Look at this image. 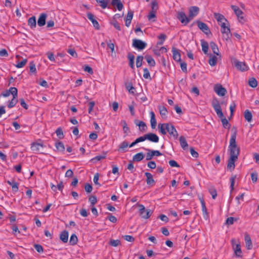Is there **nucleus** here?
<instances>
[{
    "mask_svg": "<svg viewBox=\"0 0 259 259\" xmlns=\"http://www.w3.org/2000/svg\"><path fill=\"white\" fill-rule=\"evenodd\" d=\"M159 132L162 135H166L168 133L171 138L177 139L179 134L175 126L170 123H159L158 125Z\"/></svg>",
    "mask_w": 259,
    "mask_h": 259,
    "instance_id": "f257e3e1",
    "label": "nucleus"
},
{
    "mask_svg": "<svg viewBox=\"0 0 259 259\" xmlns=\"http://www.w3.org/2000/svg\"><path fill=\"white\" fill-rule=\"evenodd\" d=\"M236 133H234L231 137L228 150L230 152V157L234 156L237 158L239 155L240 148L238 147L236 142Z\"/></svg>",
    "mask_w": 259,
    "mask_h": 259,
    "instance_id": "f03ea898",
    "label": "nucleus"
},
{
    "mask_svg": "<svg viewBox=\"0 0 259 259\" xmlns=\"http://www.w3.org/2000/svg\"><path fill=\"white\" fill-rule=\"evenodd\" d=\"M211 104L217 115L221 118L223 126L225 128H229L230 126H228L229 125L228 121L223 114L219 101L217 99H214L212 100Z\"/></svg>",
    "mask_w": 259,
    "mask_h": 259,
    "instance_id": "7ed1b4c3",
    "label": "nucleus"
},
{
    "mask_svg": "<svg viewBox=\"0 0 259 259\" xmlns=\"http://www.w3.org/2000/svg\"><path fill=\"white\" fill-rule=\"evenodd\" d=\"M138 206L139 207V213L141 218L144 219H147L151 215L152 211L150 209H146L143 204H138Z\"/></svg>",
    "mask_w": 259,
    "mask_h": 259,
    "instance_id": "20e7f679",
    "label": "nucleus"
},
{
    "mask_svg": "<svg viewBox=\"0 0 259 259\" xmlns=\"http://www.w3.org/2000/svg\"><path fill=\"white\" fill-rule=\"evenodd\" d=\"M233 248L234 251V253L236 256L238 257H242V252L241 249V246L240 244L237 243L235 244V240L232 239L231 240Z\"/></svg>",
    "mask_w": 259,
    "mask_h": 259,
    "instance_id": "39448f33",
    "label": "nucleus"
},
{
    "mask_svg": "<svg viewBox=\"0 0 259 259\" xmlns=\"http://www.w3.org/2000/svg\"><path fill=\"white\" fill-rule=\"evenodd\" d=\"M148 151L146 155V159L147 160H150L152 159L154 156H159L162 155V153L158 150H152L149 149H145Z\"/></svg>",
    "mask_w": 259,
    "mask_h": 259,
    "instance_id": "423d86ee",
    "label": "nucleus"
},
{
    "mask_svg": "<svg viewBox=\"0 0 259 259\" xmlns=\"http://www.w3.org/2000/svg\"><path fill=\"white\" fill-rule=\"evenodd\" d=\"M147 44L140 39H135L133 40V46L140 50H143L146 47Z\"/></svg>",
    "mask_w": 259,
    "mask_h": 259,
    "instance_id": "0eeeda50",
    "label": "nucleus"
},
{
    "mask_svg": "<svg viewBox=\"0 0 259 259\" xmlns=\"http://www.w3.org/2000/svg\"><path fill=\"white\" fill-rule=\"evenodd\" d=\"M214 91L220 96H224L227 93L226 89L220 84H217L214 86Z\"/></svg>",
    "mask_w": 259,
    "mask_h": 259,
    "instance_id": "6e6552de",
    "label": "nucleus"
},
{
    "mask_svg": "<svg viewBox=\"0 0 259 259\" xmlns=\"http://www.w3.org/2000/svg\"><path fill=\"white\" fill-rule=\"evenodd\" d=\"M235 66L238 70L241 71H246L248 69L247 65L243 62L236 61L235 62Z\"/></svg>",
    "mask_w": 259,
    "mask_h": 259,
    "instance_id": "1a4fd4ad",
    "label": "nucleus"
},
{
    "mask_svg": "<svg viewBox=\"0 0 259 259\" xmlns=\"http://www.w3.org/2000/svg\"><path fill=\"white\" fill-rule=\"evenodd\" d=\"M44 147L42 143H39L36 142L32 143L31 144V149L35 152H39Z\"/></svg>",
    "mask_w": 259,
    "mask_h": 259,
    "instance_id": "9d476101",
    "label": "nucleus"
},
{
    "mask_svg": "<svg viewBox=\"0 0 259 259\" xmlns=\"http://www.w3.org/2000/svg\"><path fill=\"white\" fill-rule=\"evenodd\" d=\"M197 24L198 28L206 34H208L210 33V31L208 27L205 23L201 21H198Z\"/></svg>",
    "mask_w": 259,
    "mask_h": 259,
    "instance_id": "9b49d317",
    "label": "nucleus"
},
{
    "mask_svg": "<svg viewBox=\"0 0 259 259\" xmlns=\"http://www.w3.org/2000/svg\"><path fill=\"white\" fill-rule=\"evenodd\" d=\"M201 207H202V211L203 213V218L205 220H207L209 219V214L207 210V208L205 205V202L202 198L200 199Z\"/></svg>",
    "mask_w": 259,
    "mask_h": 259,
    "instance_id": "f8f14e48",
    "label": "nucleus"
},
{
    "mask_svg": "<svg viewBox=\"0 0 259 259\" xmlns=\"http://www.w3.org/2000/svg\"><path fill=\"white\" fill-rule=\"evenodd\" d=\"M177 18L182 23L184 24L185 25L187 24L189 22V19L184 12H179L178 14Z\"/></svg>",
    "mask_w": 259,
    "mask_h": 259,
    "instance_id": "ddd939ff",
    "label": "nucleus"
},
{
    "mask_svg": "<svg viewBox=\"0 0 259 259\" xmlns=\"http://www.w3.org/2000/svg\"><path fill=\"white\" fill-rule=\"evenodd\" d=\"M237 159L238 158H235L234 156L230 157L227 164V168L231 171L234 170L235 167V162L237 161Z\"/></svg>",
    "mask_w": 259,
    "mask_h": 259,
    "instance_id": "4468645a",
    "label": "nucleus"
},
{
    "mask_svg": "<svg viewBox=\"0 0 259 259\" xmlns=\"http://www.w3.org/2000/svg\"><path fill=\"white\" fill-rule=\"evenodd\" d=\"M172 57L173 59L177 62H181V58L180 51L177 48L173 47L172 48Z\"/></svg>",
    "mask_w": 259,
    "mask_h": 259,
    "instance_id": "2eb2a0df",
    "label": "nucleus"
},
{
    "mask_svg": "<svg viewBox=\"0 0 259 259\" xmlns=\"http://www.w3.org/2000/svg\"><path fill=\"white\" fill-rule=\"evenodd\" d=\"M145 136L146 140L151 142L157 143L159 141V137L155 134L148 133L145 134Z\"/></svg>",
    "mask_w": 259,
    "mask_h": 259,
    "instance_id": "dca6fc26",
    "label": "nucleus"
},
{
    "mask_svg": "<svg viewBox=\"0 0 259 259\" xmlns=\"http://www.w3.org/2000/svg\"><path fill=\"white\" fill-rule=\"evenodd\" d=\"M199 12V8L196 6H193L189 9V18H193L195 17Z\"/></svg>",
    "mask_w": 259,
    "mask_h": 259,
    "instance_id": "f3484780",
    "label": "nucleus"
},
{
    "mask_svg": "<svg viewBox=\"0 0 259 259\" xmlns=\"http://www.w3.org/2000/svg\"><path fill=\"white\" fill-rule=\"evenodd\" d=\"M145 175L146 177V181L147 184L150 186H153L155 184V182L153 178L152 175L150 172H146L145 173Z\"/></svg>",
    "mask_w": 259,
    "mask_h": 259,
    "instance_id": "a211bd4d",
    "label": "nucleus"
},
{
    "mask_svg": "<svg viewBox=\"0 0 259 259\" xmlns=\"http://www.w3.org/2000/svg\"><path fill=\"white\" fill-rule=\"evenodd\" d=\"M47 17V15L46 13H41L37 21V24L39 26L41 27L46 24Z\"/></svg>",
    "mask_w": 259,
    "mask_h": 259,
    "instance_id": "6ab92c4d",
    "label": "nucleus"
},
{
    "mask_svg": "<svg viewBox=\"0 0 259 259\" xmlns=\"http://www.w3.org/2000/svg\"><path fill=\"white\" fill-rule=\"evenodd\" d=\"M7 183L12 187V191L15 193L18 191L19 184L15 181H14V180H11V181L9 180L7 181Z\"/></svg>",
    "mask_w": 259,
    "mask_h": 259,
    "instance_id": "aec40b11",
    "label": "nucleus"
},
{
    "mask_svg": "<svg viewBox=\"0 0 259 259\" xmlns=\"http://www.w3.org/2000/svg\"><path fill=\"white\" fill-rule=\"evenodd\" d=\"M88 18L92 22L94 26L96 28L99 29V24L98 21L95 19L94 16L92 13H88L87 14Z\"/></svg>",
    "mask_w": 259,
    "mask_h": 259,
    "instance_id": "412c9836",
    "label": "nucleus"
},
{
    "mask_svg": "<svg viewBox=\"0 0 259 259\" xmlns=\"http://www.w3.org/2000/svg\"><path fill=\"white\" fill-rule=\"evenodd\" d=\"M150 123L152 128L154 129L156 127L157 124L156 120L155 117V114L154 112L151 111L150 112Z\"/></svg>",
    "mask_w": 259,
    "mask_h": 259,
    "instance_id": "4be33fe9",
    "label": "nucleus"
},
{
    "mask_svg": "<svg viewBox=\"0 0 259 259\" xmlns=\"http://www.w3.org/2000/svg\"><path fill=\"white\" fill-rule=\"evenodd\" d=\"M214 17L219 23H222L223 22H227V20L223 15L221 14L215 13H214Z\"/></svg>",
    "mask_w": 259,
    "mask_h": 259,
    "instance_id": "5701e85b",
    "label": "nucleus"
},
{
    "mask_svg": "<svg viewBox=\"0 0 259 259\" xmlns=\"http://www.w3.org/2000/svg\"><path fill=\"white\" fill-rule=\"evenodd\" d=\"M245 242L247 249H251L252 247V241L249 235H245Z\"/></svg>",
    "mask_w": 259,
    "mask_h": 259,
    "instance_id": "b1692460",
    "label": "nucleus"
},
{
    "mask_svg": "<svg viewBox=\"0 0 259 259\" xmlns=\"http://www.w3.org/2000/svg\"><path fill=\"white\" fill-rule=\"evenodd\" d=\"M145 59L147 61L148 65L151 67H154L155 66V61L154 59L149 55H147L145 56Z\"/></svg>",
    "mask_w": 259,
    "mask_h": 259,
    "instance_id": "393cba45",
    "label": "nucleus"
},
{
    "mask_svg": "<svg viewBox=\"0 0 259 259\" xmlns=\"http://www.w3.org/2000/svg\"><path fill=\"white\" fill-rule=\"evenodd\" d=\"M179 140L181 147L184 150L187 149L188 147V144L187 142L186 138L184 136H181L180 137Z\"/></svg>",
    "mask_w": 259,
    "mask_h": 259,
    "instance_id": "a878e982",
    "label": "nucleus"
},
{
    "mask_svg": "<svg viewBox=\"0 0 259 259\" xmlns=\"http://www.w3.org/2000/svg\"><path fill=\"white\" fill-rule=\"evenodd\" d=\"M28 25L31 29H34L36 27V18L35 16H32L29 18L28 20Z\"/></svg>",
    "mask_w": 259,
    "mask_h": 259,
    "instance_id": "bb28decb",
    "label": "nucleus"
},
{
    "mask_svg": "<svg viewBox=\"0 0 259 259\" xmlns=\"http://www.w3.org/2000/svg\"><path fill=\"white\" fill-rule=\"evenodd\" d=\"M221 32L223 34L224 36L225 37L226 40H227L231 35V31L229 26L221 29Z\"/></svg>",
    "mask_w": 259,
    "mask_h": 259,
    "instance_id": "cd10ccee",
    "label": "nucleus"
},
{
    "mask_svg": "<svg viewBox=\"0 0 259 259\" xmlns=\"http://www.w3.org/2000/svg\"><path fill=\"white\" fill-rule=\"evenodd\" d=\"M111 4L113 6H116L119 11L123 9V6L120 0H112Z\"/></svg>",
    "mask_w": 259,
    "mask_h": 259,
    "instance_id": "c85d7f7f",
    "label": "nucleus"
},
{
    "mask_svg": "<svg viewBox=\"0 0 259 259\" xmlns=\"http://www.w3.org/2000/svg\"><path fill=\"white\" fill-rule=\"evenodd\" d=\"M201 45L202 47V50L205 54H206L208 50V44L204 40H201Z\"/></svg>",
    "mask_w": 259,
    "mask_h": 259,
    "instance_id": "c756f323",
    "label": "nucleus"
},
{
    "mask_svg": "<svg viewBox=\"0 0 259 259\" xmlns=\"http://www.w3.org/2000/svg\"><path fill=\"white\" fill-rule=\"evenodd\" d=\"M231 8L234 11L235 14L237 16V17H239V16L240 15H242L243 12L241 10H240V9L238 6L235 5H231Z\"/></svg>",
    "mask_w": 259,
    "mask_h": 259,
    "instance_id": "7c9ffc66",
    "label": "nucleus"
},
{
    "mask_svg": "<svg viewBox=\"0 0 259 259\" xmlns=\"http://www.w3.org/2000/svg\"><path fill=\"white\" fill-rule=\"evenodd\" d=\"M127 58L129 60V66L131 67V68H132L133 69H135V66H134L135 56H134V55L131 53H129L127 55Z\"/></svg>",
    "mask_w": 259,
    "mask_h": 259,
    "instance_id": "2f4dec72",
    "label": "nucleus"
},
{
    "mask_svg": "<svg viewBox=\"0 0 259 259\" xmlns=\"http://www.w3.org/2000/svg\"><path fill=\"white\" fill-rule=\"evenodd\" d=\"M210 47L214 54L217 55H219V50L217 45L213 41L210 42Z\"/></svg>",
    "mask_w": 259,
    "mask_h": 259,
    "instance_id": "473e14b6",
    "label": "nucleus"
},
{
    "mask_svg": "<svg viewBox=\"0 0 259 259\" xmlns=\"http://www.w3.org/2000/svg\"><path fill=\"white\" fill-rule=\"evenodd\" d=\"M244 118L246 121L248 122H250L252 121V115L251 112L248 110H246L244 111Z\"/></svg>",
    "mask_w": 259,
    "mask_h": 259,
    "instance_id": "72a5a7b5",
    "label": "nucleus"
},
{
    "mask_svg": "<svg viewBox=\"0 0 259 259\" xmlns=\"http://www.w3.org/2000/svg\"><path fill=\"white\" fill-rule=\"evenodd\" d=\"M60 239L64 243L67 242L68 239V232L66 231H63L60 236Z\"/></svg>",
    "mask_w": 259,
    "mask_h": 259,
    "instance_id": "f704fd0d",
    "label": "nucleus"
},
{
    "mask_svg": "<svg viewBox=\"0 0 259 259\" xmlns=\"http://www.w3.org/2000/svg\"><path fill=\"white\" fill-rule=\"evenodd\" d=\"M55 147L57 151L63 152L65 151V147L62 142H58L55 143Z\"/></svg>",
    "mask_w": 259,
    "mask_h": 259,
    "instance_id": "c9c22d12",
    "label": "nucleus"
},
{
    "mask_svg": "<svg viewBox=\"0 0 259 259\" xmlns=\"http://www.w3.org/2000/svg\"><path fill=\"white\" fill-rule=\"evenodd\" d=\"M144 157V154L142 152L138 153L133 156V159L135 161H140L143 159Z\"/></svg>",
    "mask_w": 259,
    "mask_h": 259,
    "instance_id": "e433bc0d",
    "label": "nucleus"
},
{
    "mask_svg": "<svg viewBox=\"0 0 259 259\" xmlns=\"http://www.w3.org/2000/svg\"><path fill=\"white\" fill-rule=\"evenodd\" d=\"M159 113L161 117L164 118H166V114L167 113V109L164 106H159Z\"/></svg>",
    "mask_w": 259,
    "mask_h": 259,
    "instance_id": "4c0bfd02",
    "label": "nucleus"
},
{
    "mask_svg": "<svg viewBox=\"0 0 259 259\" xmlns=\"http://www.w3.org/2000/svg\"><path fill=\"white\" fill-rule=\"evenodd\" d=\"M128 146V143L126 141L122 142L119 146L118 151L125 152V149Z\"/></svg>",
    "mask_w": 259,
    "mask_h": 259,
    "instance_id": "58836bf2",
    "label": "nucleus"
},
{
    "mask_svg": "<svg viewBox=\"0 0 259 259\" xmlns=\"http://www.w3.org/2000/svg\"><path fill=\"white\" fill-rule=\"evenodd\" d=\"M78 241V239L75 234H72L70 238L69 242L71 245H75Z\"/></svg>",
    "mask_w": 259,
    "mask_h": 259,
    "instance_id": "ea45409f",
    "label": "nucleus"
},
{
    "mask_svg": "<svg viewBox=\"0 0 259 259\" xmlns=\"http://www.w3.org/2000/svg\"><path fill=\"white\" fill-rule=\"evenodd\" d=\"M97 3L99 4V5L102 7V9L109 8V7H108V4L109 3V0L99 1Z\"/></svg>",
    "mask_w": 259,
    "mask_h": 259,
    "instance_id": "a19ab883",
    "label": "nucleus"
},
{
    "mask_svg": "<svg viewBox=\"0 0 259 259\" xmlns=\"http://www.w3.org/2000/svg\"><path fill=\"white\" fill-rule=\"evenodd\" d=\"M9 92H10V94H12L13 95V97L14 98H17L18 91L16 88L11 87L9 90Z\"/></svg>",
    "mask_w": 259,
    "mask_h": 259,
    "instance_id": "79ce46f5",
    "label": "nucleus"
},
{
    "mask_svg": "<svg viewBox=\"0 0 259 259\" xmlns=\"http://www.w3.org/2000/svg\"><path fill=\"white\" fill-rule=\"evenodd\" d=\"M109 244L114 247H117L121 244V242L119 240H113L111 239L110 240Z\"/></svg>",
    "mask_w": 259,
    "mask_h": 259,
    "instance_id": "37998d69",
    "label": "nucleus"
},
{
    "mask_svg": "<svg viewBox=\"0 0 259 259\" xmlns=\"http://www.w3.org/2000/svg\"><path fill=\"white\" fill-rule=\"evenodd\" d=\"M143 57L142 56H138L136 59V66L137 68L140 67L142 65Z\"/></svg>",
    "mask_w": 259,
    "mask_h": 259,
    "instance_id": "c03bdc74",
    "label": "nucleus"
},
{
    "mask_svg": "<svg viewBox=\"0 0 259 259\" xmlns=\"http://www.w3.org/2000/svg\"><path fill=\"white\" fill-rule=\"evenodd\" d=\"M249 86L252 88H255L257 85V82L254 78H251L248 81Z\"/></svg>",
    "mask_w": 259,
    "mask_h": 259,
    "instance_id": "a18cd8bd",
    "label": "nucleus"
},
{
    "mask_svg": "<svg viewBox=\"0 0 259 259\" xmlns=\"http://www.w3.org/2000/svg\"><path fill=\"white\" fill-rule=\"evenodd\" d=\"M217 57L215 56H212L209 60V64L211 66H214L217 64Z\"/></svg>",
    "mask_w": 259,
    "mask_h": 259,
    "instance_id": "49530a36",
    "label": "nucleus"
},
{
    "mask_svg": "<svg viewBox=\"0 0 259 259\" xmlns=\"http://www.w3.org/2000/svg\"><path fill=\"white\" fill-rule=\"evenodd\" d=\"M106 156V154L104 153L103 155L96 156L94 158H92L91 159V160L92 161H100L102 159L105 158Z\"/></svg>",
    "mask_w": 259,
    "mask_h": 259,
    "instance_id": "de8ad7c7",
    "label": "nucleus"
},
{
    "mask_svg": "<svg viewBox=\"0 0 259 259\" xmlns=\"http://www.w3.org/2000/svg\"><path fill=\"white\" fill-rule=\"evenodd\" d=\"M158 38L160 40L157 42V46L161 45L163 44L166 38V35L164 34H160L159 36H158Z\"/></svg>",
    "mask_w": 259,
    "mask_h": 259,
    "instance_id": "09e8293b",
    "label": "nucleus"
},
{
    "mask_svg": "<svg viewBox=\"0 0 259 259\" xmlns=\"http://www.w3.org/2000/svg\"><path fill=\"white\" fill-rule=\"evenodd\" d=\"M27 62V60L26 59H23V60H22L21 61L19 62L15 65V66L18 68H22L26 65Z\"/></svg>",
    "mask_w": 259,
    "mask_h": 259,
    "instance_id": "8fccbe9b",
    "label": "nucleus"
},
{
    "mask_svg": "<svg viewBox=\"0 0 259 259\" xmlns=\"http://www.w3.org/2000/svg\"><path fill=\"white\" fill-rule=\"evenodd\" d=\"M143 71H144L143 77L145 79H149L151 80V78L150 76V74L149 71V70L147 68H144Z\"/></svg>",
    "mask_w": 259,
    "mask_h": 259,
    "instance_id": "3c124183",
    "label": "nucleus"
},
{
    "mask_svg": "<svg viewBox=\"0 0 259 259\" xmlns=\"http://www.w3.org/2000/svg\"><path fill=\"white\" fill-rule=\"evenodd\" d=\"M139 126L140 130L141 131H145L146 129V125L144 121H140L138 124H137Z\"/></svg>",
    "mask_w": 259,
    "mask_h": 259,
    "instance_id": "603ef678",
    "label": "nucleus"
},
{
    "mask_svg": "<svg viewBox=\"0 0 259 259\" xmlns=\"http://www.w3.org/2000/svg\"><path fill=\"white\" fill-rule=\"evenodd\" d=\"M125 87L126 90H127L129 92L134 93L135 88H134L132 83L131 82H129L125 85Z\"/></svg>",
    "mask_w": 259,
    "mask_h": 259,
    "instance_id": "864d4df0",
    "label": "nucleus"
},
{
    "mask_svg": "<svg viewBox=\"0 0 259 259\" xmlns=\"http://www.w3.org/2000/svg\"><path fill=\"white\" fill-rule=\"evenodd\" d=\"M235 221H237V219L233 217H229L226 220V224L227 225H232Z\"/></svg>",
    "mask_w": 259,
    "mask_h": 259,
    "instance_id": "5fc2aeb1",
    "label": "nucleus"
},
{
    "mask_svg": "<svg viewBox=\"0 0 259 259\" xmlns=\"http://www.w3.org/2000/svg\"><path fill=\"white\" fill-rule=\"evenodd\" d=\"M236 178V176H233L231 177V178L230 179L231 185H230V188H231V191H232L234 189V186L235 184V180Z\"/></svg>",
    "mask_w": 259,
    "mask_h": 259,
    "instance_id": "6e6d98bb",
    "label": "nucleus"
},
{
    "mask_svg": "<svg viewBox=\"0 0 259 259\" xmlns=\"http://www.w3.org/2000/svg\"><path fill=\"white\" fill-rule=\"evenodd\" d=\"M17 103V100L16 98H13L12 100L10 102L8 105V108H11L15 106Z\"/></svg>",
    "mask_w": 259,
    "mask_h": 259,
    "instance_id": "4d7b16f0",
    "label": "nucleus"
},
{
    "mask_svg": "<svg viewBox=\"0 0 259 259\" xmlns=\"http://www.w3.org/2000/svg\"><path fill=\"white\" fill-rule=\"evenodd\" d=\"M30 71L32 73L36 72L35 64L33 61H31L29 63Z\"/></svg>",
    "mask_w": 259,
    "mask_h": 259,
    "instance_id": "13d9d810",
    "label": "nucleus"
},
{
    "mask_svg": "<svg viewBox=\"0 0 259 259\" xmlns=\"http://www.w3.org/2000/svg\"><path fill=\"white\" fill-rule=\"evenodd\" d=\"M56 133L59 138L61 139L63 138V132L61 128H58L56 131Z\"/></svg>",
    "mask_w": 259,
    "mask_h": 259,
    "instance_id": "bf43d9fd",
    "label": "nucleus"
},
{
    "mask_svg": "<svg viewBox=\"0 0 259 259\" xmlns=\"http://www.w3.org/2000/svg\"><path fill=\"white\" fill-rule=\"evenodd\" d=\"M123 238L127 241L128 242H134L135 240V238L131 235H124L123 236Z\"/></svg>",
    "mask_w": 259,
    "mask_h": 259,
    "instance_id": "052dcab7",
    "label": "nucleus"
},
{
    "mask_svg": "<svg viewBox=\"0 0 259 259\" xmlns=\"http://www.w3.org/2000/svg\"><path fill=\"white\" fill-rule=\"evenodd\" d=\"M84 189L87 193H91L92 191L93 187L91 185L86 184L84 186Z\"/></svg>",
    "mask_w": 259,
    "mask_h": 259,
    "instance_id": "680f3d73",
    "label": "nucleus"
},
{
    "mask_svg": "<svg viewBox=\"0 0 259 259\" xmlns=\"http://www.w3.org/2000/svg\"><path fill=\"white\" fill-rule=\"evenodd\" d=\"M147 166L148 167L151 169H154L156 167V163L153 161H150L148 162Z\"/></svg>",
    "mask_w": 259,
    "mask_h": 259,
    "instance_id": "e2e57ef3",
    "label": "nucleus"
},
{
    "mask_svg": "<svg viewBox=\"0 0 259 259\" xmlns=\"http://www.w3.org/2000/svg\"><path fill=\"white\" fill-rule=\"evenodd\" d=\"M83 70L84 71L87 72L91 74L93 73V71L92 68L88 65L84 66L83 67Z\"/></svg>",
    "mask_w": 259,
    "mask_h": 259,
    "instance_id": "0e129e2a",
    "label": "nucleus"
},
{
    "mask_svg": "<svg viewBox=\"0 0 259 259\" xmlns=\"http://www.w3.org/2000/svg\"><path fill=\"white\" fill-rule=\"evenodd\" d=\"M169 164L170 165L171 167H179L180 165L179 164L174 160H170L168 162Z\"/></svg>",
    "mask_w": 259,
    "mask_h": 259,
    "instance_id": "69168bd1",
    "label": "nucleus"
},
{
    "mask_svg": "<svg viewBox=\"0 0 259 259\" xmlns=\"http://www.w3.org/2000/svg\"><path fill=\"white\" fill-rule=\"evenodd\" d=\"M89 201L91 202V205H94L97 203V198L95 196H92L89 198Z\"/></svg>",
    "mask_w": 259,
    "mask_h": 259,
    "instance_id": "338daca9",
    "label": "nucleus"
},
{
    "mask_svg": "<svg viewBox=\"0 0 259 259\" xmlns=\"http://www.w3.org/2000/svg\"><path fill=\"white\" fill-rule=\"evenodd\" d=\"M156 12L155 11H151L148 16V18L149 20L156 17Z\"/></svg>",
    "mask_w": 259,
    "mask_h": 259,
    "instance_id": "774afa93",
    "label": "nucleus"
}]
</instances>
